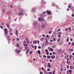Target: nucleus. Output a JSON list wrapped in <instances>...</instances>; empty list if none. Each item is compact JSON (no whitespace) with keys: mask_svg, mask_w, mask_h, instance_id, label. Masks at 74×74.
I'll return each mask as SVG.
<instances>
[{"mask_svg":"<svg viewBox=\"0 0 74 74\" xmlns=\"http://www.w3.org/2000/svg\"><path fill=\"white\" fill-rule=\"evenodd\" d=\"M4 30L5 34H8V30H7V28H5V29Z\"/></svg>","mask_w":74,"mask_h":74,"instance_id":"obj_1","label":"nucleus"},{"mask_svg":"<svg viewBox=\"0 0 74 74\" xmlns=\"http://www.w3.org/2000/svg\"><path fill=\"white\" fill-rule=\"evenodd\" d=\"M38 21H44V19L42 18H38Z\"/></svg>","mask_w":74,"mask_h":74,"instance_id":"obj_2","label":"nucleus"},{"mask_svg":"<svg viewBox=\"0 0 74 74\" xmlns=\"http://www.w3.org/2000/svg\"><path fill=\"white\" fill-rule=\"evenodd\" d=\"M15 51H16L17 53H21V50L16 49Z\"/></svg>","mask_w":74,"mask_h":74,"instance_id":"obj_3","label":"nucleus"},{"mask_svg":"<svg viewBox=\"0 0 74 74\" xmlns=\"http://www.w3.org/2000/svg\"><path fill=\"white\" fill-rule=\"evenodd\" d=\"M45 52H46V54L47 55H49V51L48 50L46 49L45 50Z\"/></svg>","mask_w":74,"mask_h":74,"instance_id":"obj_4","label":"nucleus"},{"mask_svg":"<svg viewBox=\"0 0 74 74\" xmlns=\"http://www.w3.org/2000/svg\"><path fill=\"white\" fill-rule=\"evenodd\" d=\"M33 25L34 26H36V25H37V23H36V22L34 21Z\"/></svg>","mask_w":74,"mask_h":74,"instance_id":"obj_5","label":"nucleus"},{"mask_svg":"<svg viewBox=\"0 0 74 74\" xmlns=\"http://www.w3.org/2000/svg\"><path fill=\"white\" fill-rule=\"evenodd\" d=\"M26 42L27 43V44H29V39H28V38H26Z\"/></svg>","mask_w":74,"mask_h":74,"instance_id":"obj_6","label":"nucleus"},{"mask_svg":"<svg viewBox=\"0 0 74 74\" xmlns=\"http://www.w3.org/2000/svg\"><path fill=\"white\" fill-rule=\"evenodd\" d=\"M23 14V13H19L18 14V16H21Z\"/></svg>","mask_w":74,"mask_h":74,"instance_id":"obj_7","label":"nucleus"},{"mask_svg":"<svg viewBox=\"0 0 74 74\" xmlns=\"http://www.w3.org/2000/svg\"><path fill=\"white\" fill-rule=\"evenodd\" d=\"M47 12L48 15H49V14H51V12L50 11H48V10H47Z\"/></svg>","mask_w":74,"mask_h":74,"instance_id":"obj_8","label":"nucleus"},{"mask_svg":"<svg viewBox=\"0 0 74 74\" xmlns=\"http://www.w3.org/2000/svg\"><path fill=\"white\" fill-rule=\"evenodd\" d=\"M6 37L7 38H8V40H11L10 36H6Z\"/></svg>","mask_w":74,"mask_h":74,"instance_id":"obj_9","label":"nucleus"},{"mask_svg":"<svg viewBox=\"0 0 74 74\" xmlns=\"http://www.w3.org/2000/svg\"><path fill=\"white\" fill-rule=\"evenodd\" d=\"M51 59H54V58H55V56H51Z\"/></svg>","mask_w":74,"mask_h":74,"instance_id":"obj_10","label":"nucleus"},{"mask_svg":"<svg viewBox=\"0 0 74 74\" xmlns=\"http://www.w3.org/2000/svg\"><path fill=\"white\" fill-rule=\"evenodd\" d=\"M48 67L51 68V66L49 63H48Z\"/></svg>","mask_w":74,"mask_h":74,"instance_id":"obj_11","label":"nucleus"},{"mask_svg":"<svg viewBox=\"0 0 74 74\" xmlns=\"http://www.w3.org/2000/svg\"><path fill=\"white\" fill-rule=\"evenodd\" d=\"M37 41L36 40L34 41H33V44H36L37 42Z\"/></svg>","mask_w":74,"mask_h":74,"instance_id":"obj_12","label":"nucleus"},{"mask_svg":"<svg viewBox=\"0 0 74 74\" xmlns=\"http://www.w3.org/2000/svg\"><path fill=\"white\" fill-rule=\"evenodd\" d=\"M69 52H72V51H73V50L72 49H69Z\"/></svg>","mask_w":74,"mask_h":74,"instance_id":"obj_13","label":"nucleus"},{"mask_svg":"<svg viewBox=\"0 0 74 74\" xmlns=\"http://www.w3.org/2000/svg\"><path fill=\"white\" fill-rule=\"evenodd\" d=\"M45 25H42L41 26V27L42 28H44V27H45Z\"/></svg>","mask_w":74,"mask_h":74,"instance_id":"obj_14","label":"nucleus"},{"mask_svg":"<svg viewBox=\"0 0 74 74\" xmlns=\"http://www.w3.org/2000/svg\"><path fill=\"white\" fill-rule=\"evenodd\" d=\"M38 54H41V51H40V50H38Z\"/></svg>","mask_w":74,"mask_h":74,"instance_id":"obj_15","label":"nucleus"},{"mask_svg":"<svg viewBox=\"0 0 74 74\" xmlns=\"http://www.w3.org/2000/svg\"><path fill=\"white\" fill-rule=\"evenodd\" d=\"M16 34L17 35V36H18V31H17V30L16 31Z\"/></svg>","mask_w":74,"mask_h":74,"instance_id":"obj_16","label":"nucleus"},{"mask_svg":"<svg viewBox=\"0 0 74 74\" xmlns=\"http://www.w3.org/2000/svg\"><path fill=\"white\" fill-rule=\"evenodd\" d=\"M24 45L25 47H27V45L26 44H24Z\"/></svg>","mask_w":74,"mask_h":74,"instance_id":"obj_17","label":"nucleus"},{"mask_svg":"<svg viewBox=\"0 0 74 74\" xmlns=\"http://www.w3.org/2000/svg\"><path fill=\"white\" fill-rule=\"evenodd\" d=\"M24 11V10L22 9L21 10V12H23V11Z\"/></svg>","mask_w":74,"mask_h":74,"instance_id":"obj_18","label":"nucleus"},{"mask_svg":"<svg viewBox=\"0 0 74 74\" xmlns=\"http://www.w3.org/2000/svg\"><path fill=\"white\" fill-rule=\"evenodd\" d=\"M52 31H49V34H51V33H52Z\"/></svg>","mask_w":74,"mask_h":74,"instance_id":"obj_19","label":"nucleus"},{"mask_svg":"<svg viewBox=\"0 0 74 74\" xmlns=\"http://www.w3.org/2000/svg\"><path fill=\"white\" fill-rule=\"evenodd\" d=\"M18 47H19V48L21 49H22V46H20V47L19 46Z\"/></svg>","mask_w":74,"mask_h":74,"instance_id":"obj_20","label":"nucleus"},{"mask_svg":"<svg viewBox=\"0 0 74 74\" xmlns=\"http://www.w3.org/2000/svg\"><path fill=\"white\" fill-rule=\"evenodd\" d=\"M47 58H51V56H47Z\"/></svg>","mask_w":74,"mask_h":74,"instance_id":"obj_21","label":"nucleus"},{"mask_svg":"<svg viewBox=\"0 0 74 74\" xmlns=\"http://www.w3.org/2000/svg\"><path fill=\"white\" fill-rule=\"evenodd\" d=\"M6 25H7V26L8 27V28H9V25H8V23H7L6 24Z\"/></svg>","mask_w":74,"mask_h":74,"instance_id":"obj_22","label":"nucleus"},{"mask_svg":"<svg viewBox=\"0 0 74 74\" xmlns=\"http://www.w3.org/2000/svg\"><path fill=\"white\" fill-rule=\"evenodd\" d=\"M69 32H70L71 31V28H69Z\"/></svg>","mask_w":74,"mask_h":74,"instance_id":"obj_23","label":"nucleus"},{"mask_svg":"<svg viewBox=\"0 0 74 74\" xmlns=\"http://www.w3.org/2000/svg\"><path fill=\"white\" fill-rule=\"evenodd\" d=\"M70 69H73V66H70Z\"/></svg>","mask_w":74,"mask_h":74,"instance_id":"obj_24","label":"nucleus"},{"mask_svg":"<svg viewBox=\"0 0 74 74\" xmlns=\"http://www.w3.org/2000/svg\"><path fill=\"white\" fill-rule=\"evenodd\" d=\"M50 50L51 51H53V49L51 48L50 49Z\"/></svg>","mask_w":74,"mask_h":74,"instance_id":"obj_25","label":"nucleus"},{"mask_svg":"<svg viewBox=\"0 0 74 74\" xmlns=\"http://www.w3.org/2000/svg\"><path fill=\"white\" fill-rule=\"evenodd\" d=\"M66 63H67V64H68V63H70V61H66Z\"/></svg>","mask_w":74,"mask_h":74,"instance_id":"obj_26","label":"nucleus"},{"mask_svg":"<svg viewBox=\"0 0 74 74\" xmlns=\"http://www.w3.org/2000/svg\"><path fill=\"white\" fill-rule=\"evenodd\" d=\"M43 57H44V58H45V59H46V58H47V56H46L45 55H44L43 56Z\"/></svg>","mask_w":74,"mask_h":74,"instance_id":"obj_27","label":"nucleus"},{"mask_svg":"<svg viewBox=\"0 0 74 74\" xmlns=\"http://www.w3.org/2000/svg\"><path fill=\"white\" fill-rule=\"evenodd\" d=\"M61 71H63V68H61Z\"/></svg>","mask_w":74,"mask_h":74,"instance_id":"obj_28","label":"nucleus"},{"mask_svg":"<svg viewBox=\"0 0 74 74\" xmlns=\"http://www.w3.org/2000/svg\"><path fill=\"white\" fill-rule=\"evenodd\" d=\"M2 11H3V13H5V10H2Z\"/></svg>","mask_w":74,"mask_h":74,"instance_id":"obj_29","label":"nucleus"},{"mask_svg":"<svg viewBox=\"0 0 74 74\" xmlns=\"http://www.w3.org/2000/svg\"><path fill=\"white\" fill-rule=\"evenodd\" d=\"M51 48L50 47H48V49H49V51H50V49L51 50Z\"/></svg>","mask_w":74,"mask_h":74,"instance_id":"obj_30","label":"nucleus"},{"mask_svg":"<svg viewBox=\"0 0 74 74\" xmlns=\"http://www.w3.org/2000/svg\"><path fill=\"white\" fill-rule=\"evenodd\" d=\"M46 13H47V12H43V14H46Z\"/></svg>","mask_w":74,"mask_h":74,"instance_id":"obj_31","label":"nucleus"},{"mask_svg":"<svg viewBox=\"0 0 74 74\" xmlns=\"http://www.w3.org/2000/svg\"><path fill=\"white\" fill-rule=\"evenodd\" d=\"M60 39H58L57 40L58 42H59L60 41Z\"/></svg>","mask_w":74,"mask_h":74,"instance_id":"obj_32","label":"nucleus"},{"mask_svg":"<svg viewBox=\"0 0 74 74\" xmlns=\"http://www.w3.org/2000/svg\"><path fill=\"white\" fill-rule=\"evenodd\" d=\"M62 51V49H60V51H59V53H60V52Z\"/></svg>","mask_w":74,"mask_h":74,"instance_id":"obj_33","label":"nucleus"},{"mask_svg":"<svg viewBox=\"0 0 74 74\" xmlns=\"http://www.w3.org/2000/svg\"><path fill=\"white\" fill-rule=\"evenodd\" d=\"M69 38H68L66 39V42H69Z\"/></svg>","mask_w":74,"mask_h":74,"instance_id":"obj_34","label":"nucleus"},{"mask_svg":"<svg viewBox=\"0 0 74 74\" xmlns=\"http://www.w3.org/2000/svg\"><path fill=\"white\" fill-rule=\"evenodd\" d=\"M50 69H48L47 70V71H50Z\"/></svg>","mask_w":74,"mask_h":74,"instance_id":"obj_35","label":"nucleus"},{"mask_svg":"<svg viewBox=\"0 0 74 74\" xmlns=\"http://www.w3.org/2000/svg\"><path fill=\"white\" fill-rule=\"evenodd\" d=\"M16 45L17 46V47H19V44H18V43L16 44Z\"/></svg>","mask_w":74,"mask_h":74,"instance_id":"obj_36","label":"nucleus"},{"mask_svg":"<svg viewBox=\"0 0 74 74\" xmlns=\"http://www.w3.org/2000/svg\"><path fill=\"white\" fill-rule=\"evenodd\" d=\"M62 33L61 32H60L59 33H58V34H61Z\"/></svg>","mask_w":74,"mask_h":74,"instance_id":"obj_37","label":"nucleus"},{"mask_svg":"<svg viewBox=\"0 0 74 74\" xmlns=\"http://www.w3.org/2000/svg\"><path fill=\"white\" fill-rule=\"evenodd\" d=\"M53 55H55V54H56V53H55V52H53Z\"/></svg>","mask_w":74,"mask_h":74,"instance_id":"obj_38","label":"nucleus"},{"mask_svg":"<svg viewBox=\"0 0 74 74\" xmlns=\"http://www.w3.org/2000/svg\"><path fill=\"white\" fill-rule=\"evenodd\" d=\"M55 40H56V39L55 38H53V41H55Z\"/></svg>","mask_w":74,"mask_h":74,"instance_id":"obj_39","label":"nucleus"},{"mask_svg":"<svg viewBox=\"0 0 74 74\" xmlns=\"http://www.w3.org/2000/svg\"><path fill=\"white\" fill-rule=\"evenodd\" d=\"M38 48H39V49H41V46H38Z\"/></svg>","mask_w":74,"mask_h":74,"instance_id":"obj_40","label":"nucleus"},{"mask_svg":"<svg viewBox=\"0 0 74 74\" xmlns=\"http://www.w3.org/2000/svg\"><path fill=\"white\" fill-rule=\"evenodd\" d=\"M69 71L70 73H71L72 71L71 70H69Z\"/></svg>","mask_w":74,"mask_h":74,"instance_id":"obj_41","label":"nucleus"},{"mask_svg":"<svg viewBox=\"0 0 74 74\" xmlns=\"http://www.w3.org/2000/svg\"><path fill=\"white\" fill-rule=\"evenodd\" d=\"M60 29H58L57 30V32H58L60 31Z\"/></svg>","mask_w":74,"mask_h":74,"instance_id":"obj_42","label":"nucleus"},{"mask_svg":"<svg viewBox=\"0 0 74 74\" xmlns=\"http://www.w3.org/2000/svg\"><path fill=\"white\" fill-rule=\"evenodd\" d=\"M49 37V36L48 35H46V37L47 38H48Z\"/></svg>","mask_w":74,"mask_h":74,"instance_id":"obj_43","label":"nucleus"},{"mask_svg":"<svg viewBox=\"0 0 74 74\" xmlns=\"http://www.w3.org/2000/svg\"><path fill=\"white\" fill-rule=\"evenodd\" d=\"M17 41H19V39L18 38H17Z\"/></svg>","mask_w":74,"mask_h":74,"instance_id":"obj_44","label":"nucleus"},{"mask_svg":"<svg viewBox=\"0 0 74 74\" xmlns=\"http://www.w3.org/2000/svg\"><path fill=\"white\" fill-rule=\"evenodd\" d=\"M49 62H52V60H49Z\"/></svg>","mask_w":74,"mask_h":74,"instance_id":"obj_45","label":"nucleus"},{"mask_svg":"<svg viewBox=\"0 0 74 74\" xmlns=\"http://www.w3.org/2000/svg\"><path fill=\"white\" fill-rule=\"evenodd\" d=\"M53 28H50V30H53Z\"/></svg>","mask_w":74,"mask_h":74,"instance_id":"obj_46","label":"nucleus"},{"mask_svg":"<svg viewBox=\"0 0 74 74\" xmlns=\"http://www.w3.org/2000/svg\"><path fill=\"white\" fill-rule=\"evenodd\" d=\"M55 71H53V74H55Z\"/></svg>","mask_w":74,"mask_h":74,"instance_id":"obj_47","label":"nucleus"},{"mask_svg":"<svg viewBox=\"0 0 74 74\" xmlns=\"http://www.w3.org/2000/svg\"><path fill=\"white\" fill-rule=\"evenodd\" d=\"M72 45H73V46L74 45V42H73L72 43Z\"/></svg>","mask_w":74,"mask_h":74,"instance_id":"obj_48","label":"nucleus"},{"mask_svg":"<svg viewBox=\"0 0 74 74\" xmlns=\"http://www.w3.org/2000/svg\"><path fill=\"white\" fill-rule=\"evenodd\" d=\"M60 37H61V35H60L58 36L59 38H60Z\"/></svg>","mask_w":74,"mask_h":74,"instance_id":"obj_49","label":"nucleus"},{"mask_svg":"<svg viewBox=\"0 0 74 74\" xmlns=\"http://www.w3.org/2000/svg\"><path fill=\"white\" fill-rule=\"evenodd\" d=\"M35 49H37V46H35Z\"/></svg>","mask_w":74,"mask_h":74,"instance_id":"obj_50","label":"nucleus"},{"mask_svg":"<svg viewBox=\"0 0 74 74\" xmlns=\"http://www.w3.org/2000/svg\"><path fill=\"white\" fill-rule=\"evenodd\" d=\"M42 36L43 37H45V35H43Z\"/></svg>","mask_w":74,"mask_h":74,"instance_id":"obj_51","label":"nucleus"},{"mask_svg":"<svg viewBox=\"0 0 74 74\" xmlns=\"http://www.w3.org/2000/svg\"><path fill=\"white\" fill-rule=\"evenodd\" d=\"M49 74H52V73L50 72L49 73Z\"/></svg>","mask_w":74,"mask_h":74,"instance_id":"obj_52","label":"nucleus"},{"mask_svg":"<svg viewBox=\"0 0 74 74\" xmlns=\"http://www.w3.org/2000/svg\"><path fill=\"white\" fill-rule=\"evenodd\" d=\"M72 17H74V14H72Z\"/></svg>","mask_w":74,"mask_h":74,"instance_id":"obj_53","label":"nucleus"},{"mask_svg":"<svg viewBox=\"0 0 74 74\" xmlns=\"http://www.w3.org/2000/svg\"><path fill=\"white\" fill-rule=\"evenodd\" d=\"M41 69H42V70H44V68H43V67H42V68Z\"/></svg>","mask_w":74,"mask_h":74,"instance_id":"obj_54","label":"nucleus"},{"mask_svg":"<svg viewBox=\"0 0 74 74\" xmlns=\"http://www.w3.org/2000/svg\"><path fill=\"white\" fill-rule=\"evenodd\" d=\"M32 51H30V54H32Z\"/></svg>","mask_w":74,"mask_h":74,"instance_id":"obj_55","label":"nucleus"},{"mask_svg":"<svg viewBox=\"0 0 74 74\" xmlns=\"http://www.w3.org/2000/svg\"><path fill=\"white\" fill-rule=\"evenodd\" d=\"M70 41H73V39H72V38L71 39H70Z\"/></svg>","mask_w":74,"mask_h":74,"instance_id":"obj_56","label":"nucleus"},{"mask_svg":"<svg viewBox=\"0 0 74 74\" xmlns=\"http://www.w3.org/2000/svg\"><path fill=\"white\" fill-rule=\"evenodd\" d=\"M50 55H52V53H50Z\"/></svg>","mask_w":74,"mask_h":74,"instance_id":"obj_57","label":"nucleus"},{"mask_svg":"<svg viewBox=\"0 0 74 74\" xmlns=\"http://www.w3.org/2000/svg\"><path fill=\"white\" fill-rule=\"evenodd\" d=\"M56 59H58V56H56Z\"/></svg>","mask_w":74,"mask_h":74,"instance_id":"obj_58","label":"nucleus"},{"mask_svg":"<svg viewBox=\"0 0 74 74\" xmlns=\"http://www.w3.org/2000/svg\"><path fill=\"white\" fill-rule=\"evenodd\" d=\"M43 74V73L42 72H40V74Z\"/></svg>","mask_w":74,"mask_h":74,"instance_id":"obj_59","label":"nucleus"},{"mask_svg":"<svg viewBox=\"0 0 74 74\" xmlns=\"http://www.w3.org/2000/svg\"><path fill=\"white\" fill-rule=\"evenodd\" d=\"M67 60L69 61L70 60V59L69 58H67Z\"/></svg>","mask_w":74,"mask_h":74,"instance_id":"obj_60","label":"nucleus"},{"mask_svg":"<svg viewBox=\"0 0 74 74\" xmlns=\"http://www.w3.org/2000/svg\"><path fill=\"white\" fill-rule=\"evenodd\" d=\"M68 44H69V45H70V44H71V42H69L68 43Z\"/></svg>","mask_w":74,"mask_h":74,"instance_id":"obj_61","label":"nucleus"},{"mask_svg":"<svg viewBox=\"0 0 74 74\" xmlns=\"http://www.w3.org/2000/svg\"><path fill=\"white\" fill-rule=\"evenodd\" d=\"M67 30H68V28H66L65 29L66 31H67Z\"/></svg>","mask_w":74,"mask_h":74,"instance_id":"obj_62","label":"nucleus"},{"mask_svg":"<svg viewBox=\"0 0 74 74\" xmlns=\"http://www.w3.org/2000/svg\"><path fill=\"white\" fill-rule=\"evenodd\" d=\"M10 34H11V35H13V34L11 33H10Z\"/></svg>","mask_w":74,"mask_h":74,"instance_id":"obj_63","label":"nucleus"},{"mask_svg":"<svg viewBox=\"0 0 74 74\" xmlns=\"http://www.w3.org/2000/svg\"><path fill=\"white\" fill-rule=\"evenodd\" d=\"M10 8H12V5L11 6Z\"/></svg>","mask_w":74,"mask_h":74,"instance_id":"obj_64","label":"nucleus"}]
</instances>
